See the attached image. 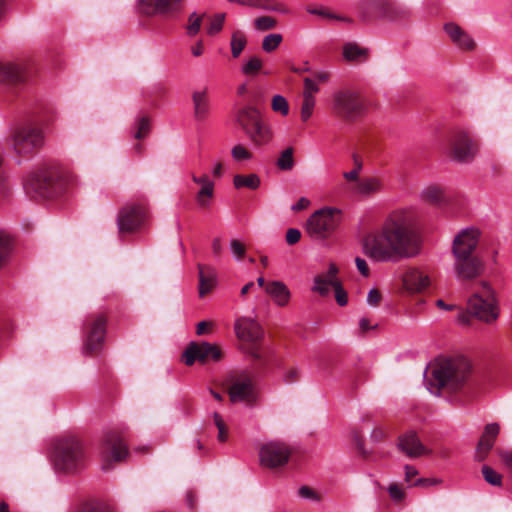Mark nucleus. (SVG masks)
<instances>
[{"label": "nucleus", "instance_id": "obj_22", "mask_svg": "<svg viewBox=\"0 0 512 512\" xmlns=\"http://www.w3.org/2000/svg\"><path fill=\"white\" fill-rule=\"evenodd\" d=\"M398 448L410 458L430 455L431 450L426 448L414 432H408L399 437Z\"/></svg>", "mask_w": 512, "mask_h": 512}, {"label": "nucleus", "instance_id": "obj_34", "mask_svg": "<svg viewBox=\"0 0 512 512\" xmlns=\"http://www.w3.org/2000/svg\"><path fill=\"white\" fill-rule=\"evenodd\" d=\"M260 183V178L255 173L247 175L237 174L233 177V185L236 189L247 188L250 190H256L259 188Z\"/></svg>", "mask_w": 512, "mask_h": 512}, {"label": "nucleus", "instance_id": "obj_37", "mask_svg": "<svg viewBox=\"0 0 512 512\" xmlns=\"http://www.w3.org/2000/svg\"><path fill=\"white\" fill-rule=\"evenodd\" d=\"M421 197L430 204H439L444 200V191L436 185L428 186L422 191Z\"/></svg>", "mask_w": 512, "mask_h": 512}, {"label": "nucleus", "instance_id": "obj_60", "mask_svg": "<svg viewBox=\"0 0 512 512\" xmlns=\"http://www.w3.org/2000/svg\"><path fill=\"white\" fill-rule=\"evenodd\" d=\"M381 301V293L377 289H371L367 296L368 304L376 306Z\"/></svg>", "mask_w": 512, "mask_h": 512}, {"label": "nucleus", "instance_id": "obj_31", "mask_svg": "<svg viewBox=\"0 0 512 512\" xmlns=\"http://www.w3.org/2000/svg\"><path fill=\"white\" fill-rule=\"evenodd\" d=\"M342 55L347 62L361 63L369 58V50L356 42H346L342 47Z\"/></svg>", "mask_w": 512, "mask_h": 512}, {"label": "nucleus", "instance_id": "obj_9", "mask_svg": "<svg viewBox=\"0 0 512 512\" xmlns=\"http://www.w3.org/2000/svg\"><path fill=\"white\" fill-rule=\"evenodd\" d=\"M234 328L239 340L251 344L247 353L256 361H265V351L259 345L263 338V330L259 323L250 317H240L235 321Z\"/></svg>", "mask_w": 512, "mask_h": 512}, {"label": "nucleus", "instance_id": "obj_32", "mask_svg": "<svg viewBox=\"0 0 512 512\" xmlns=\"http://www.w3.org/2000/svg\"><path fill=\"white\" fill-rule=\"evenodd\" d=\"M384 184L379 177H365L358 181L354 188V192L363 195L370 196L383 190Z\"/></svg>", "mask_w": 512, "mask_h": 512}, {"label": "nucleus", "instance_id": "obj_7", "mask_svg": "<svg viewBox=\"0 0 512 512\" xmlns=\"http://www.w3.org/2000/svg\"><path fill=\"white\" fill-rule=\"evenodd\" d=\"M340 223L341 211L333 207H325L309 216L305 231L315 240H326L335 233Z\"/></svg>", "mask_w": 512, "mask_h": 512}, {"label": "nucleus", "instance_id": "obj_5", "mask_svg": "<svg viewBox=\"0 0 512 512\" xmlns=\"http://www.w3.org/2000/svg\"><path fill=\"white\" fill-rule=\"evenodd\" d=\"M468 311L486 324H492L498 319L499 303L495 291L487 282H481L480 290L468 300Z\"/></svg>", "mask_w": 512, "mask_h": 512}, {"label": "nucleus", "instance_id": "obj_43", "mask_svg": "<svg viewBox=\"0 0 512 512\" xmlns=\"http://www.w3.org/2000/svg\"><path fill=\"white\" fill-rule=\"evenodd\" d=\"M271 108L274 112L280 113L282 116H287L289 113L288 101L282 95L273 96L271 101Z\"/></svg>", "mask_w": 512, "mask_h": 512}, {"label": "nucleus", "instance_id": "obj_14", "mask_svg": "<svg viewBox=\"0 0 512 512\" xmlns=\"http://www.w3.org/2000/svg\"><path fill=\"white\" fill-rule=\"evenodd\" d=\"M228 394L232 403H254L256 401V392L252 376L248 372L243 371L231 377Z\"/></svg>", "mask_w": 512, "mask_h": 512}, {"label": "nucleus", "instance_id": "obj_15", "mask_svg": "<svg viewBox=\"0 0 512 512\" xmlns=\"http://www.w3.org/2000/svg\"><path fill=\"white\" fill-rule=\"evenodd\" d=\"M290 455L291 449L288 445L282 442L271 441L260 448V464L270 469L282 467L288 463Z\"/></svg>", "mask_w": 512, "mask_h": 512}, {"label": "nucleus", "instance_id": "obj_47", "mask_svg": "<svg viewBox=\"0 0 512 512\" xmlns=\"http://www.w3.org/2000/svg\"><path fill=\"white\" fill-rule=\"evenodd\" d=\"M206 16V14L198 15L197 13H192L189 16V24L187 26V34L189 36H195L199 33L201 28L202 19Z\"/></svg>", "mask_w": 512, "mask_h": 512}, {"label": "nucleus", "instance_id": "obj_51", "mask_svg": "<svg viewBox=\"0 0 512 512\" xmlns=\"http://www.w3.org/2000/svg\"><path fill=\"white\" fill-rule=\"evenodd\" d=\"M231 156L235 161H247L252 159V153L242 144H237L231 149Z\"/></svg>", "mask_w": 512, "mask_h": 512}, {"label": "nucleus", "instance_id": "obj_46", "mask_svg": "<svg viewBox=\"0 0 512 512\" xmlns=\"http://www.w3.org/2000/svg\"><path fill=\"white\" fill-rule=\"evenodd\" d=\"M282 39L283 38L281 34H269L265 36L262 41V49L265 52H272L278 48L282 42Z\"/></svg>", "mask_w": 512, "mask_h": 512}, {"label": "nucleus", "instance_id": "obj_24", "mask_svg": "<svg viewBox=\"0 0 512 512\" xmlns=\"http://www.w3.org/2000/svg\"><path fill=\"white\" fill-rule=\"evenodd\" d=\"M403 284L411 292H421L430 285V278L419 268H409L403 276Z\"/></svg>", "mask_w": 512, "mask_h": 512}, {"label": "nucleus", "instance_id": "obj_35", "mask_svg": "<svg viewBox=\"0 0 512 512\" xmlns=\"http://www.w3.org/2000/svg\"><path fill=\"white\" fill-rule=\"evenodd\" d=\"M307 12L313 15H317L327 20H337L347 24H352L353 19L347 16L338 15L332 12L329 8L320 7H307Z\"/></svg>", "mask_w": 512, "mask_h": 512}, {"label": "nucleus", "instance_id": "obj_49", "mask_svg": "<svg viewBox=\"0 0 512 512\" xmlns=\"http://www.w3.org/2000/svg\"><path fill=\"white\" fill-rule=\"evenodd\" d=\"M315 107V97H303L302 105H301V120L306 122L310 119L313 114V110Z\"/></svg>", "mask_w": 512, "mask_h": 512}, {"label": "nucleus", "instance_id": "obj_45", "mask_svg": "<svg viewBox=\"0 0 512 512\" xmlns=\"http://www.w3.org/2000/svg\"><path fill=\"white\" fill-rule=\"evenodd\" d=\"M213 422L218 429V441L225 442L228 439V428L223 417L219 413L215 412L213 414Z\"/></svg>", "mask_w": 512, "mask_h": 512}, {"label": "nucleus", "instance_id": "obj_13", "mask_svg": "<svg viewBox=\"0 0 512 512\" xmlns=\"http://www.w3.org/2000/svg\"><path fill=\"white\" fill-rule=\"evenodd\" d=\"M222 358L220 348L209 342H191L182 354V359L187 366L195 362L206 364L210 361L217 362Z\"/></svg>", "mask_w": 512, "mask_h": 512}, {"label": "nucleus", "instance_id": "obj_36", "mask_svg": "<svg viewBox=\"0 0 512 512\" xmlns=\"http://www.w3.org/2000/svg\"><path fill=\"white\" fill-rule=\"evenodd\" d=\"M246 45H247V38H246L245 34L240 30L234 31L232 33L231 42H230L231 53H232L233 58H238L240 56V54L242 53V51L245 49Z\"/></svg>", "mask_w": 512, "mask_h": 512}, {"label": "nucleus", "instance_id": "obj_10", "mask_svg": "<svg viewBox=\"0 0 512 512\" xmlns=\"http://www.w3.org/2000/svg\"><path fill=\"white\" fill-rule=\"evenodd\" d=\"M8 141L16 154L26 156L34 153L42 146L43 134L36 126L18 125L13 128Z\"/></svg>", "mask_w": 512, "mask_h": 512}, {"label": "nucleus", "instance_id": "obj_19", "mask_svg": "<svg viewBox=\"0 0 512 512\" xmlns=\"http://www.w3.org/2000/svg\"><path fill=\"white\" fill-rule=\"evenodd\" d=\"M480 231L470 227L461 230L454 238L452 244L453 257L472 256L477 248Z\"/></svg>", "mask_w": 512, "mask_h": 512}, {"label": "nucleus", "instance_id": "obj_12", "mask_svg": "<svg viewBox=\"0 0 512 512\" xmlns=\"http://www.w3.org/2000/svg\"><path fill=\"white\" fill-rule=\"evenodd\" d=\"M145 202H129L118 213L117 225L120 233H132L144 225L147 218Z\"/></svg>", "mask_w": 512, "mask_h": 512}, {"label": "nucleus", "instance_id": "obj_61", "mask_svg": "<svg viewBox=\"0 0 512 512\" xmlns=\"http://www.w3.org/2000/svg\"><path fill=\"white\" fill-rule=\"evenodd\" d=\"M214 327V323L211 321H201L197 324L196 333L197 335H203Z\"/></svg>", "mask_w": 512, "mask_h": 512}, {"label": "nucleus", "instance_id": "obj_44", "mask_svg": "<svg viewBox=\"0 0 512 512\" xmlns=\"http://www.w3.org/2000/svg\"><path fill=\"white\" fill-rule=\"evenodd\" d=\"M253 25L258 31H268L276 27L277 21L271 16H261L254 20Z\"/></svg>", "mask_w": 512, "mask_h": 512}, {"label": "nucleus", "instance_id": "obj_6", "mask_svg": "<svg viewBox=\"0 0 512 512\" xmlns=\"http://www.w3.org/2000/svg\"><path fill=\"white\" fill-rule=\"evenodd\" d=\"M366 112L365 104L360 95L351 89H340L332 95V113L336 118L353 123Z\"/></svg>", "mask_w": 512, "mask_h": 512}, {"label": "nucleus", "instance_id": "obj_41", "mask_svg": "<svg viewBox=\"0 0 512 512\" xmlns=\"http://www.w3.org/2000/svg\"><path fill=\"white\" fill-rule=\"evenodd\" d=\"M293 154L294 149L292 147L284 149L277 160V167L283 171L292 170L295 165Z\"/></svg>", "mask_w": 512, "mask_h": 512}, {"label": "nucleus", "instance_id": "obj_58", "mask_svg": "<svg viewBox=\"0 0 512 512\" xmlns=\"http://www.w3.org/2000/svg\"><path fill=\"white\" fill-rule=\"evenodd\" d=\"M301 238V232L296 228H290L286 232V242L289 245H294L299 242Z\"/></svg>", "mask_w": 512, "mask_h": 512}, {"label": "nucleus", "instance_id": "obj_29", "mask_svg": "<svg viewBox=\"0 0 512 512\" xmlns=\"http://www.w3.org/2000/svg\"><path fill=\"white\" fill-rule=\"evenodd\" d=\"M194 183L200 185V190L196 194L197 204L206 208L209 206L210 200L214 196V183L210 180L207 174L201 176L192 175Z\"/></svg>", "mask_w": 512, "mask_h": 512}, {"label": "nucleus", "instance_id": "obj_11", "mask_svg": "<svg viewBox=\"0 0 512 512\" xmlns=\"http://www.w3.org/2000/svg\"><path fill=\"white\" fill-rule=\"evenodd\" d=\"M107 328V317L102 314H94L89 317L86 325V337L82 352L85 355H93L100 352L104 346Z\"/></svg>", "mask_w": 512, "mask_h": 512}, {"label": "nucleus", "instance_id": "obj_28", "mask_svg": "<svg viewBox=\"0 0 512 512\" xmlns=\"http://www.w3.org/2000/svg\"><path fill=\"white\" fill-rule=\"evenodd\" d=\"M338 268L334 263L329 265L328 272L326 274L317 275L314 278V286L312 290L319 293L321 296H326L330 292V288H335L337 279Z\"/></svg>", "mask_w": 512, "mask_h": 512}, {"label": "nucleus", "instance_id": "obj_63", "mask_svg": "<svg viewBox=\"0 0 512 512\" xmlns=\"http://www.w3.org/2000/svg\"><path fill=\"white\" fill-rule=\"evenodd\" d=\"M299 495L303 498L319 500L316 493L308 486H302L299 489Z\"/></svg>", "mask_w": 512, "mask_h": 512}, {"label": "nucleus", "instance_id": "obj_56", "mask_svg": "<svg viewBox=\"0 0 512 512\" xmlns=\"http://www.w3.org/2000/svg\"><path fill=\"white\" fill-rule=\"evenodd\" d=\"M230 249L237 259H242L246 253L245 245L237 239L231 240Z\"/></svg>", "mask_w": 512, "mask_h": 512}, {"label": "nucleus", "instance_id": "obj_27", "mask_svg": "<svg viewBox=\"0 0 512 512\" xmlns=\"http://www.w3.org/2000/svg\"><path fill=\"white\" fill-rule=\"evenodd\" d=\"M265 292L278 307H286L291 300V292L282 281L274 280L267 282Z\"/></svg>", "mask_w": 512, "mask_h": 512}, {"label": "nucleus", "instance_id": "obj_8", "mask_svg": "<svg viewBox=\"0 0 512 512\" xmlns=\"http://www.w3.org/2000/svg\"><path fill=\"white\" fill-rule=\"evenodd\" d=\"M98 452L103 471L110 470L115 463L125 460L129 455L128 447L117 430L104 433Z\"/></svg>", "mask_w": 512, "mask_h": 512}, {"label": "nucleus", "instance_id": "obj_3", "mask_svg": "<svg viewBox=\"0 0 512 512\" xmlns=\"http://www.w3.org/2000/svg\"><path fill=\"white\" fill-rule=\"evenodd\" d=\"M471 370V363L464 356L439 360L431 369L430 385L456 390L468 381Z\"/></svg>", "mask_w": 512, "mask_h": 512}, {"label": "nucleus", "instance_id": "obj_20", "mask_svg": "<svg viewBox=\"0 0 512 512\" xmlns=\"http://www.w3.org/2000/svg\"><path fill=\"white\" fill-rule=\"evenodd\" d=\"M193 117L197 122H205L211 115L212 104L207 87L195 90L191 95Z\"/></svg>", "mask_w": 512, "mask_h": 512}, {"label": "nucleus", "instance_id": "obj_64", "mask_svg": "<svg viewBox=\"0 0 512 512\" xmlns=\"http://www.w3.org/2000/svg\"><path fill=\"white\" fill-rule=\"evenodd\" d=\"M310 205V200L306 197H301L293 206H292V210L294 212H298V211H301V210H304L306 208H308Z\"/></svg>", "mask_w": 512, "mask_h": 512}, {"label": "nucleus", "instance_id": "obj_57", "mask_svg": "<svg viewBox=\"0 0 512 512\" xmlns=\"http://www.w3.org/2000/svg\"><path fill=\"white\" fill-rule=\"evenodd\" d=\"M335 291V299L340 306H345L348 302V297L346 291L342 288L341 283L338 282L334 288Z\"/></svg>", "mask_w": 512, "mask_h": 512}, {"label": "nucleus", "instance_id": "obj_21", "mask_svg": "<svg viewBox=\"0 0 512 512\" xmlns=\"http://www.w3.org/2000/svg\"><path fill=\"white\" fill-rule=\"evenodd\" d=\"M500 432L498 423H490L484 427L475 451V459L479 462L484 461L493 448L496 438Z\"/></svg>", "mask_w": 512, "mask_h": 512}, {"label": "nucleus", "instance_id": "obj_16", "mask_svg": "<svg viewBox=\"0 0 512 512\" xmlns=\"http://www.w3.org/2000/svg\"><path fill=\"white\" fill-rule=\"evenodd\" d=\"M478 145L469 134L462 130L453 133L450 139V157L458 162H469L474 159Z\"/></svg>", "mask_w": 512, "mask_h": 512}, {"label": "nucleus", "instance_id": "obj_2", "mask_svg": "<svg viewBox=\"0 0 512 512\" xmlns=\"http://www.w3.org/2000/svg\"><path fill=\"white\" fill-rule=\"evenodd\" d=\"M72 183V175L64 167L55 163L38 167L26 180L28 189L45 198L63 193Z\"/></svg>", "mask_w": 512, "mask_h": 512}, {"label": "nucleus", "instance_id": "obj_18", "mask_svg": "<svg viewBox=\"0 0 512 512\" xmlns=\"http://www.w3.org/2000/svg\"><path fill=\"white\" fill-rule=\"evenodd\" d=\"M453 268L457 279L471 281L480 277L484 270V262L477 256L454 257Z\"/></svg>", "mask_w": 512, "mask_h": 512}, {"label": "nucleus", "instance_id": "obj_42", "mask_svg": "<svg viewBox=\"0 0 512 512\" xmlns=\"http://www.w3.org/2000/svg\"><path fill=\"white\" fill-rule=\"evenodd\" d=\"M262 67H263L262 60L257 56H252L242 66L241 72L245 76L254 77L260 73Z\"/></svg>", "mask_w": 512, "mask_h": 512}, {"label": "nucleus", "instance_id": "obj_55", "mask_svg": "<svg viewBox=\"0 0 512 512\" xmlns=\"http://www.w3.org/2000/svg\"><path fill=\"white\" fill-rule=\"evenodd\" d=\"M319 91L318 85L314 80L310 78L304 79V90L303 97H314V95Z\"/></svg>", "mask_w": 512, "mask_h": 512}, {"label": "nucleus", "instance_id": "obj_52", "mask_svg": "<svg viewBox=\"0 0 512 512\" xmlns=\"http://www.w3.org/2000/svg\"><path fill=\"white\" fill-rule=\"evenodd\" d=\"M482 474L484 476V479L491 485L494 486H500L502 483V476L496 472L494 469H492L488 465H484L482 467Z\"/></svg>", "mask_w": 512, "mask_h": 512}, {"label": "nucleus", "instance_id": "obj_50", "mask_svg": "<svg viewBox=\"0 0 512 512\" xmlns=\"http://www.w3.org/2000/svg\"><path fill=\"white\" fill-rule=\"evenodd\" d=\"M150 132V120L148 117H140L136 124V130L134 132V138L140 140L146 137Z\"/></svg>", "mask_w": 512, "mask_h": 512}, {"label": "nucleus", "instance_id": "obj_59", "mask_svg": "<svg viewBox=\"0 0 512 512\" xmlns=\"http://www.w3.org/2000/svg\"><path fill=\"white\" fill-rule=\"evenodd\" d=\"M355 264H356V267H357L358 271L364 277H368L369 276V274H370L369 267H368L367 262L363 258L356 257Z\"/></svg>", "mask_w": 512, "mask_h": 512}, {"label": "nucleus", "instance_id": "obj_38", "mask_svg": "<svg viewBox=\"0 0 512 512\" xmlns=\"http://www.w3.org/2000/svg\"><path fill=\"white\" fill-rule=\"evenodd\" d=\"M13 248V242L9 235L0 232V269L7 263Z\"/></svg>", "mask_w": 512, "mask_h": 512}, {"label": "nucleus", "instance_id": "obj_30", "mask_svg": "<svg viewBox=\"0 0 512 512\" xmlns=\"http://www.w3.org/2000/svg\"><path fill=\"white\" fill-rule=\"evenodd\" d=\"M24 68L12 62L0 61V81L7 83H17L23 80Z\"/></svg>", "mask_w": 512, "mask_h": 512}, {"label": "nucleus", "instance_id": "obj_54", "mask_svg": "<svg viewBox=\"0 0 512 512\" xmlns=\"http://www.w3.org/2000/svg\"><path fill=\"white\" fill-rule=\"evenodd\" d=\"M390 498L395 502H400L405 498L404 490L396 483H392L388 487Z\"/></svg>", "mask_w": 512, "mask_h": 512}, {"label": "nucleus", "instance_id": "obj_53", "mask_svg": "<svg viewBox=\"0 0 512 512\" xmlns=\"http://www.w3.org/2000/svg\"><path fill=\"white\" fill-rule=\"evenodd\" d=\"M301 372L296 367H290L283 372L282 380L286 384H293L300 379Z\"/></svg>", "mask_w": 512, "mask_h": 512}, {"label": "nucleus", "instance_id": "obj_33", "mask_svg": "<svg viewBox=\"0 0 512 512\" xmlns=\"http://www.w3.org/2000/svg\"><path fill=\"white\" fill-rule=\"evenodd\" d=\"M199 294L204 296L209 293L216 284V272L213 268L199 265Z\"/></svg>", "mask_w": 512, "mask_h": 512}, {"label": "nucleus", "instance_id": "obj_48", "mask_svg": "<svg viewBox=\"0 0 512 512\" xmlns=\"http://www.w3.org/2000/svg\"><path fill=\"white\" fill-rule=\"evenodd\" d=\"M77 512H112L111 509L98 501H90L81 504Z\"/></svg>", "mask_w": 512, "mask_h": 512}, {"label": "nucleus", "instance_id": "obj_1", "mask_svg": "<svg viewBox=\"0 0 512 512\" xmlns=\"http://www.w3.org/2000/svg\"><path fill=\"white\" fill-rule=\"evenodd\" d=\"M420 250L414 216L408 209L391 211L378 229L370 231L362 239L363 253L378 263L413 258Z\"/></svg>", "mask_w": 512, "mask_h": 512}, {"label": "nucleus", "instance_id": "obj_4", "mask_svg": "<svg viewBox=\"0 0 512 512\" xmlns=\"http://www.w3.org/2000/svg\"><path fill=\"white\" fill-rule=\"evenodd\" d=\"M54 462L56 468L64 472L83 468L86 457L81 442L76 437L58 439L54 446Z\"/></svg>", "mask_w": 512, "mask_h": 512}, {"label": "nucleus", "instance_id": "obj_26", "mask_svg": "<svg viewBox=\"0 0 512 512\" xmlns=\"http://www.w3.org/2000/svg\"><path fill=\"white\" fill-rule=\"evenodd\" d=\"M446 33L449 35L451 41L461 50L471 51L476 47L475 41L472 37L464 31L460 26L454 23H448L444 26Z\"/></svg>", "mask_w": 512, "mask_h": 512}, {"label": "nucleus", "instance_id": "obj_17", "mask_svg": "<svg viewBox=\"0 0 512 512\" xmlns=\"http://www.w3.org/2000/svg\"><path fill=\"white\" fill-rule=\"evenodd\" d=\"M184 0H138V9L146 16L171 17L178 14Z\"/></svg>", "mask_w": 512, "mask_h": 512}, {"label": "nucleus", "instance_id": "obj_40", "mask_svg": "<svg viewBox=\"0 0 512 512\" xmlns=\"http://www.w3.org/2000/svg\"><path fill=\"white\" fill-rule=\"evenodd\" d=\"M225 17V13H217L212 16H209L206 28L207 34L210 36H214L221 32V30L223 29Z\"/></svg>", "mask_w": 512, "mask_h": 512}, {"label": "nucleus", "instance_id": "obj_62", "mask_svg": "<svg viewBox=\"0 0 512 512\" xmlns=\"http://www.w3.org/2000/svg\"><path fill=\"white\" fill-rule=\"evenodd\" d=\"M404 469H405V481L408 483L409 486H411V484L414 483V482H412V478L418 475V470L411 465H406L404 467Z\"/></svg>", "mask_w": 512, "mask_h": 512}, {"label": "nucleus", "instance_id": "obj_23", "mask_svg": "<svg viewBox=\"0 0 512 512\" xmlns=\"http://www.w3.org/2000/svg\"><path fill=\"white\" fill-rule=\"evenodd\" d=\"M258 103L259 101L254 99L252 104L244 105L235 112L236 123L244 132L262 119L260 111L255 106Z\"/></svg>", "mask_w": 512, "mask_h": 512}, {"label": "nucleus", "instance_id": "obj_39", "mask_svg": "<svg viewBox=\"0 0 512 512\" xmlns=\"http://www.w3.org/2000/svg\"><path fill=\"white\" fill-rule=\"evenodd\" d=\"M255 8H260L266 11L278 12L282 14H288L290 9L284 3L277 2L275 0H256Z\"/></svg>", "mask_w": 512, "mask_h": 512}, {"label": "nucleus", "instance_id": "obj_25", "mask_svg": "<svg viewBox=\"0 0 512 512\" xmlns=\"http://www.w3.org/2000/svg\"><path fill=\"white\" fill-rule=\"evenodd\" d=\"M256 147L269 144L273 139V132L263 118L244 132Z\"/></svg>", "mask_w": 512, "mask_h": 512}]
</instances>
